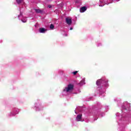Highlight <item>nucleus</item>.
<instances>
[{
	"label": "nucleus",
	"instance_id": "nucleus-1",
	"mask_svg": "<svg viewBox=\"0 0 131 131\" xmlns=\"http://www.w3.org/2000/svg\"><path fill=\"white\" fill-rule=\"evenodd\" d=\"M74 88V86L73 84H70L68 85V87L66 88L65 89L63 90V92L66 91L67 93L68 92H70V91H72Z\"/></svg>",
	"mask_w": 131,
	"mask_h": 131
},
{
	"label": "nucleus",
	"instance_id": "nucleus-5",
	"mask_svg": "<svg viewBox=\"0 0 131 131\" xmlns=\"http://www.w3.org/2000/svg\"><path fill=\"white\" fill-rule=\"evenodd\" d=\"M82 115H78L76 117L77 121H80Z\"/></svg>",
	"mask_w": 131,
	"mask_h": 131
},
{
	"label": "nucleus",
	"instance_id": "nucleus-10",
	"mask_svg": "<svg viewBox=\"0 0 131 131\" xmlns=\"http://www.w3.org/2000/svg\"><path fill=\"white\" fill-rule=\"evenodd\" d=\"M77 72H78V71H75L73 72V74L74 75H76V74H77Z\"/></svg>",
	"mask_w": 131,
	"mask_h": 131
},
{
	"label": "nucleus",
	"instance_id": "nucleus-9",
	"mask_svg": "<svg viewBox=\"0 0 131 131\" xmlns=\"http://www.w3.org/2000/svg\"><path fill=\"white\" fill-rule=\"evenodd\" d=\"M22 2H23V0H16V3H17V4H21Z\"/></svg>",
	"mask_w": 131,
	"mask_h": 131
},
{
	"label": "nucleus",
	"instance_id": "nucleus-6",
	"mask_svg": "<svg viewBox=\"0 0 131 131\" xmlns=\"http://www.w3.org/2000/svg\"><path fill=\"white\" fill-rule=\"evenodd\" d=\"M86 10V7L83 6L80 8V12H81V13H83L84 12H85Z\"/></svg>",
	"mask_w": 131,
	"mask_h": 131
},
{
	"label": "nucleus",
	"instance_id": "nucleus-8",
	"mask_svg": "<svg viewBox=\"0 0 131 131\" xmlns=\"http://www.w3.org/2000/svg\"><path fill=\"white\" fill-rule=\"evenodd\" d=\"M55 28V26L53 24L50 25V29H54Z\"/></svg>",
	"mask_w": 131,
	"mask_h": 131
},
{
	"label": "nucleus",
	"instance_id": "nucleus-2",
	"mask_svg": "<svg viewBox=\"0 0 131 131\" xmlns=\"http://www.w3.org/2000/svg\"><path fill=\"white\" fill-rule=\"evenodd\" d=\"M66 22L68 25H71L72 24V20L71 18H69V17H67L66 18Z\"/></svg>",
	"mask_w": 131,
	"mask_h": 131
},
{
	"label": "nucleus",
	"instance_id": "nucleus-14",
	"mask_svg": "<svg viewBox=\"0 0 131 131\" xmlns=\"http://www.w3.org/2000/svg\"><path fill=\"white\" fill-rule=\"evenodd\" d=\"M21 21H22L23 22H24V23H25V21H23V20H22Z\"/></svg>",
	"mask_w": 131,
	"mask_h": 131
},
{
	"label": "nucleus",
	"instance_id": "nucleus-4",
	"mask_svg": "<svg viewBox=\"0 0 131 131\" xmlns=\"http://www.w3.org/2000/svg\"><path fill=\"white\" fill-rule=\"evenodd\" d=\"M39 31L40 33H45V32H46V31H47V29H46L43 28H41L39 29Z\"/></svg>",
	"mask_w": 131,
	"mask_h": 131
},
{
	"label": "nucleus",
	"instance_id": "nucleus-13",
	"mask_svg": "<svg viewBox=\"0 0 131 131\" xmlns=\"http://www.w3.org/2000/svg\"><path fill=\"white\" fill-rule=\"evenodd\" d=\"M72 29H73V28H70V30H72Z\"/></svg>",
	"mask_w": 131,
	"mask_h": 131
},
{
	"label": "nucleus",
	"instance_id": "nucleus-7",
	"mask_svg": "<svg viewBox=\"0 0 131 131\" xmlns=\"http://www.w3.org/2000/svg\"><path fill=\"white\" fill-rule=\"evenodd\" d=\"M35 11L36 13H42V11H41L40 9H35Z\"/></svg>",
	"mask_w": 131,
	"mask_h": 131
},
{
	"label": "nucleus",
	"instance_id": "nucleus-3",
	"mask_svg": "<svg viewBox=\"0 0 131 131\" xmlns=\"http://www.w3.org/2000/svg\"><path fill=\"white\" fill-rule=\"evenodd\" d=\"M101 83H104V80L102 79H99L96 81L97 85H100Z\"/></svg>",
	"mask_w": 131,
	"mask_h": 131
},
{
	"label": "nucleus",
	"instance_id": "nucleus-11",
	"mask_svg": "<svg viewBox=\"0 0 131 131\" xmlns=\"http://www.w3.org/2000/svg\"><path fill=\"white\" fill-rule=\"evenodd\" d=\"M48 8H49V9H51L52 8V5H48Z\"/></svg>",
	"mask_w": 131,
	"mask_h": 131
},
{
	"label": "nucleus",
	"instance_id": "nucleus-12",
	"mask_svg": "<svg viewBox=\"0 0 131 131\" xmlns=\"http://www.w3.org/2000/svg\"><path fill=\"white\" fill-rule=\"evenodd\" d=\"M82 82H83V81H81L79 83V84L81 85Z\"/></svg>",
	"mask_w": 131,
	"mask_h": 131
}]
</instances>
